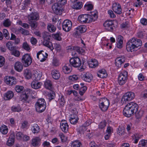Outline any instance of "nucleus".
Here are the masks:
<instances>
[{
  "mask_svg": "<svg viewBox=\"0 0 147 147\" xmlns=\"http://www.w3.org/2000/svg\"><path fill=\"white\" fill-rule=\"evenodd\" d=\"M69 78L72 81H74L78 80V76L74 75L72 76H70L69 77Z\"/></svg>",
  "mask_w": 147,
  "mask_h": 147,
  "instance_id": "obj_64",
  "label": "nucleus"
},
{
  "mask_svg": "<svg viewBox=\"0 0 147 147\" xmlns=\"http://www.w3.org/2000/svg\"><path fill=\"white\" fill-rule=\"evenodd\" d=\"M82 7V3L81 2H78L73 4L72 6V7L76 9H80Z\"/></svg>",
  "mask_w": 147,
  "mask_h": 147,
  "instance_id": "obj_42",
  "label": "nucleus"
},
{
  "mask_svg": "<svg viewBox=\"0 0 147 147\" xmlns=\"http://www.w3.org/2000/svg\"><path fill=\"white\" fill-rule=\"evenodd\" d=\"M112 9L113 11L118 14L121 13V8L120 4L118 3H115L113 4Z\"/></svg>",
  "mask_w": 147,
  "mask_h": 147,
  "instance_id": "obj_18",
  "label": "nucleus"
},
{
  "mask_svg": "<svg viewBox=\"0 0 147 147\" xmlns=\"http://www.w3.org/2000/svg\"><path fill=\"white\" fill-rule=\"evenodd\" d=\"M23 63L19 61L16 62L14 65V68L17 71L21 72L23 69Z\"/></svg>",
  "mask_w": 147,
  "mask_h": 147,
  "instance_id": "obj_26",
  "label": "nucleus"
},
{
  "mask_svg": "<svg viewBox=\"0 0 147 147\" xmlns=\"http://www.w3.org/2000/svg\"><path fill=\"white\" fill-rule=\"evenodd\" d=\"M106 121L104 120L101 122L99 125V128L101 129L104 128L106 125Z\"/></svg>",
  "mask_w": 147,
  "mask_h": 147,
  "instance_id": "obj_58",
  "label": "nucleus"
},
{
  "mask_svg": "<svg viewBox=\"0 0 147 147\" xmlns=\"http://www.w3.org/2000/svg\"><path fill=\"white\" fill-rule=\"evenodd\" d=\"M142 45V41L139 39L133 38L129 40L126 45V49L129 52H132L135 48H138Z\"/></svg>",
  "mask_w": 147,
  "mask_h": 147,
  "instance_id": "obj_2",
  "label": "nucleus"
},
{
  "mask_svg": "<svg viewBox=\"0 0 147 147\" xmlns=\"http://www.w3.org/2000/svg\"><path fill=\"white\" fill-rule=\"evenodd\" d=\"M71 71V66L68 63L65 64L62 68V71L65 74H69Z\"/></svg>",
  "mask_w": 147,
  "mask_h": 147,
  "instance_id": "obj_19",
  "label": "nucleus"
},
{
  "mask_svg": "<svg viewBox=\"0 0 147 147\" xmlns=\"http://www.w3.org/2000/svg\"><path fill=\"white\" fill-rule=\"evenodd\" d=\"M125 129L122 126H119L117 130V134L120 136H122L125 134Z\"/></svg>",
  "mask_w": 147,
  "mask_h": 147,
  "instance_id": "obj_36",
  "label": "nucleus"
},
{
  "mask_svg": "<svg viewBox=\"0 0 147 147\" xmlns=\"http://www.w3.org/2000/svg\"><path fill=\"white\" fill-rule=\"evenodd\" d=\"M31 130L34 134L38 133L40 131L39 126L37 124H34L32 126Z\"/></svg>",
  "mask_w": 147,
  "mask_h": 147,
  "instance_id": "obj_32",
  "label": "nucleus"
},
{
  "mask_svg": "<svg viewBox=\"0 0 147 147\" xmlns=\"http://www.w3.org/2000/svg\"><path fill=\"white\" fill-rule=\"evenodd\" d=\"M3 26L6 27H8L11 25V22L9 19H7L3 21Z\"/></svg>",
  "mask_w": 147,
  "mask_h": 147,
  "instance_id": "obj_52",
  "label": "nucleus"
},
{
  "mask_svg": "<svg viewBox=\"0 0 147 147\" xmlns=\"http://www.w3.org/2000/svg\"><path fill=\"white\" fill-rule=\"evenodd\" d=\"M42 36L44 40H50L51 38L50 34L46 32H44L42 33Z\"/></svg>",
  "mask_w": 147,
  "mask_h": 147,
  "instance_id": "obj_43",
  "label": "nucleus"
},
{
  "mask_svg": "<svg viewBox=\"0 0 147 147\" xmlns=\"http://www.w3.org/2000/svg\"><path fill=\"white\" fill-rule=\"evenodd\" d=\"M15 89L16 91L18 93H22L24 91V87L21 86H16Z\"/></svg>",
  "mask_w": 147,
  "mask_h": 147,
  "instance_id": "obj_46",
  "label": "nucleus"
},
{
  "mask_svg": "<svg viewBox=\"0 0 147 147\" xmlns=\"http://www.w3.org/2000/svg\"><path fill=\"white\" fill-rule=\"evenodd\" d=\"M22 61L24 67H28L31 64L32 59L29 54H26L23 56Z\"/></svg>",
  "mask_w": 147,
  "mask_h": 147,
  "instance_id": "obj_6",
  "label": "nucleus"
},
{
  "mask_svg": "<svg viewBox=\"0 0 147 147\" xmlns=\"http://www.w3.org/2000/svg\"><path fill=\"white\" fill-rule=\"evenodd\" d=\"M135 96V94L133 92H127L123 96L121 99V102L123 104L126 103L128 101L133 100Z\"/></svg>",
  "mask_w": 147,
  "mask_h": 147,
  "instance_id": "obj_5",
  "label": "nucleus"
},
{
  "mask_svg": "<svg viewBox=\"0 0 147 147\" xmlns=\"http://www.w3.org/2000/svg\"><path fill=\"white\" fill-rule=\"evenodd\" d=\"M34 72L33 74L35 80L36 81L40 80L42 77V72L39 70H34Z\"/></svg>",
  "mask_w": 147,
  "mask_h": 147,
  "instance_id": "obj_25",
  "label": "nucleus"
},
{
  "mask_svg": "<svg viewBox=\"0 0 147 147\" xmlns=\"http://www.w3.org/2000/svg\"><path fill=\"white\" fill-rule=\"evenodd\" d=\"M11 54L14 56L17 57H19L20 55V52L18 50L16 49V48L13 50H12Z\"/></svg>",
  "mask_w": 147,
  "mask_h": 147,
  "instance_id": "obj_50",
  "label": "nucleus"
},
{
  "mask_svg": "<svg viewBox=\"0 0 147 147\" xmlns=\"http://www.w3.org/2000/svg\"><path fill=\"white\" fill-rule=\"evenodd\" d=\"M14 93L11 91H7L5 94L4 98L5 100H8L11 99L14 96Z\"/></svg>",
  "mask_w": 147,
  "mask_h": 147,
  "instance_id": "obj_27",
  "label": "nucleus"
},
{
  "mask_svg": "<svg viewBox=\"0 0 147 147\" xmlns=\"http://www.w3.org/2000/svg\"><path fill=\"white\" fill-rule=\"evenodd\" d=\"M14 136L13 135H11L7 142V144L9 146H11L14 143Z\"/></svg>",
  "mask_w": 147,
  "mask_h": 147,
  "instance_id": "obj_37",
  "label": "nucleus"
},
{
  "mask_svg": "<svg viewBox=\"0 0 147 147\" xmlns=\"http://www.w3.org/2000/svg\"><path fill=\"white\" fill-rule=\"evenodd\" d=\"M46 103L43 98L38 99L35 104L36 111L39 113L43 112L46 107Z\"/></svg>",
  "mask_w": 147,
  "mask_h": 147,
  "instance_id": "obj_3",
  "label": "nucleus"
},
{
  "mask_svg": "<svg viewBox=\"0 0 147 147\" xmlns=\"http://www.w3.org/2000/svg\"><path fill=\"white\" fill-rule=\"evenodd\" d=\"M72 26V22L71 21L69 20H65L63 23V29L65 31L68 32L69 31Z\"/></svg>",
  "mask_w": 147,
  "mask_h": 147,
  "instance_id": "obj_11",
  "label": "nucleus"
},
{
  "mask_svg": "<svg viewBox=\"0 0 147 147\" xmlns=\"http://www.w3.org/2000/svg\"><path fill=\"white\" fill-rule=\"evenodd\" d=\"M70 64L74 67H78L81 65L80 59L78 57L71 58L69 60Z\"/></svg>",
  "mask_w": 147,
  "mask_h": 147,
  "instance_id": "obj_10",
  "label": "nucleus"
},
{
  "mask_svg": "<svg viewBox=\"0 0 147 147\" xmlns=\"http://www.w3.org/2000/svg\"><path fill=\"white\" fill-rule=\"evenodd\" d=\"M108 13L109 14L110 17L111 18H115L116 16L114 13L113 11L111 10H109L108 12Z\"/></svg>",
  "mask_w": 147,
  "mask_h": 147,
  "instance_id": "obj_63",
  "label": "nucleus"
},
{
  "mask_svg": "<svg viewBox=\"0 0 147 147\" xmlns=\"http://www.w3.org/2000/svg\"><path fill=\"white\" fill-rule=\"evenodd\" d=\"M42 84V83L40 82L35 81H33L31 84L32 88L35 89L40 88Z\"/></svg>",
  "mask_w": 147,
  "mask_h": 147,
  "instance_id": "obj_31",
  "label": "nucleus"
},
{
  "mask_svg": "<svg viewBox=\"0 0 147 147\" xmlns=\"http://www.w3.org/2000/svg\"><path fill=\"white\" fill-rule=\"evenodd\" d=\"M109 105V100L107 98H103L102 102L99 104V107L101 110L103 111H105L108 109Z\"/></svg>",
  "mask_w": 147,
  "mask_h": 147,
  "instance_id": "obj_8",
  "label": "nucleus"
},
{
  "mask_svg": "<svg viewBox=\"0 0 147 147\" xmlns=\"http://www.w3.org/2000/svg\"><path fill=\"white\" fill-rule=\"evenodd\" d=\"M134 143H137L139 139L141 138V136L140 135L138 134H135L134 135Z\"/></svg>",
  "mask_w": 147,
  "mask_h": 147,
  "instance_id": "obj_59",
  "label": "nucleus"
},
{
  "mask_svg": "<svg viewBox=\"0 0 147 147\" xmlns=\"http://www.w3.org/2000/svg\"><path fill=\"white\" fill-rule=\"evenodd\" d=\"M48 96L49 100L50 101L54 99L55 97V94L54 91H52L49 93Z\"/></svg>",
  "mask_w": 147,
  "mask_h": 147,
  "instance_id": "obj_49",
  "label": "nucleus"
},
{
  "mask_svg": "<svg viewBox=\"0 0 147 147\" xmlns=\"http://www.w3.org/2000/svg\"><path fill=\"white\" fill-rule=\"evenodd\" d=\"M44 86L47 89L51 90L53 89L52 84L51 81L49 80H46L44 83Z\"/></svg>",
  "mask_w": 147,
  "mask_h": 147,
  "instance_id": "obj_33",
  "label": "nucleus"
},
{
  "mask_svg": "<svg viewBox=\"0 0 147 147\" xmlns=\"http://www.w3.org/2000/svg\"><path fill=\"white\" fill-rule=\"evenodd\" d=\"M49 40H44L43 42V44L44 45L47 47L51 51H52L54 48L51 42L49 41Z\"/></svg>",
  "mask_w": 147,
  "mask_h": 147,
  "instance_id": "obj_30",
  "label": "nucleus"
},
{
  "mask_svg": "<svg viewBox=\"0 0 147 147\" xmlns=\"http://www.w3.org/2000/svg\"><path fill=\"white\" fill-rule=\"evenodd\" d=\"M86 27L84 25H81L78 26L75 30V32L74 34V36H76L77 35H80V33L84 32L86 31Z\"/></svg>",
  "mask_w": 147,
  "mask_h": 147,
  "instance_id": "obj_15",
  "label": "nucleus"
},
{
  "mask_svg": "<svg viewBox=\"0 0 147 147\" xmlns=\"http://www.w3.org/2000/svg\"><path fill=\"white\" fill-rule=\"evenodd\" d=\"M57 1L61 6L64 5L67 3V0H57Z\"/></svg>",
  "mask_w": 147,
  "mask_h": 147,
  "instance_id": "obj_62",
  "label": "nucleus"
},
{
  "mask_svg": "<svg viewBox=\"0 0 147 147\" xmlns=\"http://www.w3.org/2000/svg\"><path fill=\"white\" fill-rule=\"evenodd\" d=\"M5 82L10 85L15 84L16 83V79L13 77L7 76L5 78Z\"/></svg>",
  "mask_w": 147,
  "mask_h": 147,
  "instance_id": "obj_22",
  "label": "nucleus"
},
{
  "mask_svg": "<svg viewBox=\"0 0 147 147\" xmlns=\"http://www.w3.org/2000/svg\"><path fill=\"white\" fill-rule=\"evenodd\" d=\"M115 65L118 67L121 66L122 64L125 62V59L124 56L118 57L115 60Z\"/></svg>",
  "mask_w": 147,
  "mask_h": 147,
  "instance_id": "obj_23",
  "label": "nucleus"
},
{
  "mask_svg": "<svg viewBox=\"0 0 147 147\" xmlns=\"http://www.w3.org/2000/svg\"><path fill=\"white\" fill-rule=\"evenodd\" d=\"M16 139L19 140H22L27 141L30 140L29 136L24 135L23 133L20 132H18L16 134Z\"/></svg>",
  "mask_w": 147,
  "mask_h": 147,
  "instance_id": "obj_13",
  "label": "nucleus"
},
{
  "mask_svg": "<svg viewBox=\"0 0 147 147\" xmlns=\"http://www.w3.org/2000/svg\"><path fill=\"white\" fill-rule=\"evenodd\" d=\"M52 78L54 79L57 80L60 77L61 75L59 71L56 70H53L51 72Z\"/></svg>",
  "mask_w": 147,
  "mask_h": 147,
  "instance_id": "obj_24",
  "label": "nucleus"
},
{
  "mask_svg": "<svg viewBox=\"0 0 147 147\" xmlns=\"http://www.w3.org/2000/svg\"><path fill=\"white\" fill-rule=\"evenodd\" d=\"M60 127L64 132L67 133L68 131L69 125L66 121L62 120L60 123Z\"/></svg>",
  "mask_w": 147,
  "mask_h": 147,
  "instance_id": "obj_20",
  "label": "nucleus"
},
{
  "mask_svg": "<svg viewBox=\"0 0 147 147\" xmlns=\"http://www.w3.org/2000/svg\"><path fill=\"white\" fill-rule=\"evenodd\" d=\"M28 23L30 24L32 28L35 29L37 27V23L36 21H34L30 23V21H28Z\"/></svg>",
  "mask_w": 147,
  "mask_h": 147,
  "instance_id": "obj_57",
  "label": "nucleus"
},
{
  "mask_svg": "<svg viewBox=\"0 0 147 147\" xmlns=\"http://www.w3.org/2000/svg\"><path fill=\"white\" fill-rule=\"evenodd\" d=\"M61 33L59 32H58L53 35V37L55 39L60 41L61 40Z\"/></svg>",
  "mask_w": 147,
  "mask_h": 147,
  "instance_id": "obj_47",
  "label": "nucleus"
},
{
  "mask_svg": "<svg viewBox=\"0 0 147 147\" xmlns=\"http://www.w3.org/2000/svg\"><path fill=\"white\" fill-rule=\"evenodd\" d=\"M128 77V73L126 71H123L119 74L118 78V82L120 85H123L126 82Z\"/></svg>",
  "mask_w": 147,
  "mask_h": 147,
  "instance_id": "obj_4",
  "label": "nucleus"
},
{
  "mask_svg": "<svg viewBox=\"0 0 147 147\" xmlns=\"http://www.w3.org/2000/svg\"><path fill=\"white\" fill-rule=\"evenodd\" d=\"M135 114V116L137 119H139L142 116V112L141 111H138L137 110L136 112H135L134 113Z\"/></svg>",
  "mask_w": 147,
  "mask_h": 147,
  "instance_id": "obj_51",
  "label": "nucleus"
},
{
  "mask_svg": "<svg viewBox=\"0 0 147 147\" xmlns=\"http://www.w3.org/2000/svg\"><path fill=\"white\" fill-rule=\"evenodd\" d=\"M73 51L74 52L76 51L79 53H81L82 52H83L84 50L81 48H80L78 47L74 46Z\"/></svg>",
  "mask_w": 147,
  "mask_h": 147,
  "instance_id": "obj_53",
  "label": "nucleus"
},
{
  "mask_svg": "<svg viewBox=\"0 0 147 147\" xmlns=\"http://www.w3.org/2000/svg\"><path fill=\"white\" fill-rule=\"evenodd\" d=\"M47 29L49 32H53L55 31L56 28L54 25L49 23L47 24Z\"/></svg>",
  "mask_w": 147,
  "mask_h": 147,
  "instance_id": "obj_38",
  "label": "nucleus"
},
{
  "mask_svg": "<svg viewBox=\"0 0 147 147\" xmlns=\"http://www.w3.org/2000/svg\"><path fill=\"white\" fill-rule=\"evenodd\" d=\"M3 32L4 37L7 39H9L10 37L9 34L7 30L6 29H4L3 30Z\"/></svg>",
  "mask_w": 147,
  "mask_h": 147,
  "instance_id": "obj_55",
  "label": "nucleus"
},
{
  "mask_svg": "<svg viewBox=\"0 0 147 147\" xmlns=\"http://www.w3.org/2000/svg\"><path fill=\"white\" fill-rule=\"evenodd\" d=\"M89 14H85L80 15L78 18V20L82 23H89L92 22Z\"/></svg>",
  "mask_w": 147,
  "mask_h": 147,
  "instance_id": "obj_7",
  "label": "nucleus"
},
{
  "mask_svg": "<svg viewBox=\"0 0 147 147\" xmlns=\"http://www.w3.org/2000/svg\"><path fill=\"white\" fill-rule=\"evenodd\" d=\"M138 109V106L136 103L131 102L128 103L125 107L123 110L124 115L130 117L133 115L135 112Z\"/></svg>",
  "mask_w": 147,
  "mask_h": 147,
  "instance_id": "obj_1",
  "label": "nucleus"
},
{
  "mask_svg": "<svg viewBox=\"0 0 147 147\" xmlns=\"http://www.w3.org/2000/svg\"><path fill=\"white\" fill-rule=\"evenodd\" d=\"M71 147H82V145L80 142L76 141L72 143Z\"/></svg>",
  "mask_w": 147,
  "mask_h": 147,
  "instance_id": "obj_48",
  "label": "nucleus"
},
{
  "mask_svg": "<svg viewBox=\"0 0 147 147\" xmlns=\"http://www.w3.org/2000/svg\"><path fill=\"white\" fill-rule=\"evenodd\" d=\"M41 139L39 137H35L31 140V144L34 147H38L40 145Z\"/></svg>",
  "mask_w": 147,
  "mask_h": 147,
  "instance_id": "obj_17",
  "label": "nucleus"
},
{
  "mask_svg": "<svg viewBox=\"0 0 147 147\" xmlns=\"http://www.w3.org/2000/svg\"><path fill=\"white\" fill-rule=\"evenodd\" d=\"M39 18V14L36 12H32L28 16V21L30 22V23L38 20Z\"/></svg>",
  "mask_w": 147,
  "mask_h": 147,
  "instance_id": "obj_14",
  "label": "nucleus"
},
{
  "mask_svg": "<svg viewBox=\"0 0 147 147\" xmlns=\"http://www.w3.org/2000/svg\"><path fill=\"white\" fill-rule=\"evenodd\" d=\"M24 75L25 78L28 79L31 78L32 76L31 71L28 69H26L24 71Z\"/></svg>",
  "mask_w": 147,
  "mask_h": 147,
  "instance_id": "obj_35",
  "label": "nucleus"
},
{
  "mask_svg": "<svg viewBox=\"0 0 147 147\" xmlns=\"http://www.w3.org/2000/svg\"><path fill=\"white\" fill-rule=\"evenodd\" d=\"M47 54L43 51H39L37 54V58L41 62H43L45 61L47 58Z\"/></svg>",
  "mask_w": 147,
  "mask_h": 147,
  "instance_id": "obj_16",
  "label": "nucleus"
},
{
  "mask_svg": "<svg viewBox=\"0 0 147 147\" xmlns=\"http://www.w3.org/2000/svg\"><path fill=\"white\" fill-rule=\"evenodd\" d=\"M92 22H94L98 18L97 12L96 11L92 12L91 15H90Z\"/></svg>",
  "mask_w": 147,
  "mask_h": 147,
  "instance_id": "obj_40",
  "label": "nucleus"
},
{
  "mask_svg": "<svg viewBox=\"0 0 147 147\" xmlns=\"http://www.w3.org/2000/svg\"><path fill=\"white\" fill-rule=\"evenodd\" d=\"M98 76L101 78H106L107 76V74L104 69L100 70L97 73Z\"/></svg>",
  "mask_w": 147,
  "mask_h": 147,
  "instance_id": "obj_29",
  "label": "nucleus"
},
{
  "mask_svg": "<svg viewBox=\"0 0 147 147\" xmlns=\"http://www.w3.org/2000/svg\"><path fill=\"white\" fill-rule=\"evenodd\" d=\"M89 66L91 68H94L98 65V62L95 59H91L88 62Z\"/></svg>",
  "mask_w": 147,
  "mask_h": 147,
  "instance_id": "obj_28",
  "label": "nucleus"
},
{
  "mask_svg": "<svg viewBox=\"0 0 147 147\" xmlns=\"http://www.w3.org/2000/svg\"><path fill=\"white\" fill-rule=\"evenodd\" d=\"M86 127L85 126H84V125H83L82 126L80 127L79 129V132L81 134H86L87 136V134L88 135L87 133L88 132H89L90 130H88L87 131H86Z\"/></svg>",
  "mask_w": 147,
  "mask_h": 147,
  "instance_id": "obj_34",
  "label": "nucleus"
},
{
  "mask_svg": "<svg viewBox=\"0 0 147 147\" xmlns=\"http://www.w3.org/2000/svg\"><path fill=\"white\" fill-rule=\"evenodd\" d=\"M13 44L11 41H9L6 43V46L9 50L11 51L15 48V47L13 46Z\"/></svg>",
  "mask_w": 147,
  "mask_h": 147,
  "instance_id": "obj_45",
  "label": "nucleus"
},
{
  "mask_svg": "<svg viewBox=\"0 0 147 147\" xmlns=\"http://www.w3.org/2000/svg\"><path fill=\"white\" fill-rule=\"evenodd\" d=\"M138 147H147V140H142L140 141Z\"/></svg>",
  "mask_w": 147,
  "mask_h": 147,
  "instance_id": "obj_44",
  "label": "nucleus"
},
{
  "mask_svg": "<svg viewBox=\"0 0 147 147\" xmlns=\"http://www.w3.org/2000/svg\"><path fill=\"white\" fill-rule=\"evenodd\" d=\"M59 136L61 139V141L63 142H65L67 140L66 137L62 133H60L59 134Z\"/></svg>",
  "mask_w": 147,
  "mask_h": 147,
  "instance_id": "obj_60",
  "label": "nucleus"
},
{
  "mask_svg": "<svg viewBox=\"0 0 147 147\" xmlns=\"http://www.w3.org/2000/svg\"><path fill=\"white\" fill-rule=\"evenodd\" d=\"M5 59L3 57L0 56V67H2L4 65L5 63Z\"/></svg>",
  "mask_w": 147,
  "mask_h": 147,
  "instance_id": "obj_61",
  "label": "nucleus"
},
{
  "mask_svg": "<svg viewBox=\"0 0 147 147\" xmlns=\"http://www.w3.org/2000/svg\"><path fill=\"white\" fill-rule=\"evenodd\" d=\"M82 78L84 81L89 82L92 80L93 76L90 73L87 72L82 75Z\"/></svg>",
  "mask_w": 147,
  "mask_h": 147,
  "instance_id": "obj_21",
  "label": "nucleus"
},
{
  "mask_svg": "<svg viewBox=\"0 0 147 147\" xmlns=\"http://www.w3.org/2000/svg\"><path fill=\"white\" fill-rule=\"evenodd\" d=\"M0 131L3 134H6L8 131V128L7 126L5 125H2L0 128Z\"/></svg>",
  "mask_w": 147,
  "mask_h": 147,
  "instance_id": "obj_39",
  "label": "nucleus"
},
{
  "mask_svg": "<svg viewBox=\"0 0 147 147\" xmlns=\"http://www.w3.org/2000/svg\"><path fill=\"white\" fill-rule=\"evenodd\" d=\"M104 26L105 29L108 31L112 32L114 27L113 21L112 20L106 21L103 24Z\"/></svg>",
  "mask_w": 147,
  "mask_h": 147,
  "instance_id": "obj_12",
  "label": "nucleus"
},
{
  "mask_svg": "<svg viewBox=\"0 0 147 147\" xmlns=\"http://www.w3.org/2000/svg\"><path fill=\"white\" fill-rule=\"evenodd\" d=\"M84 8L87 11L90 10L93 8V6L90 4H86L84 6Z\"/></svg>",
  "mask_w": 147,
  "mask_h": 147,
  "instance_id": "obj_56",
  "label": "nucleus"
},
{
  "mask_svg": "<svg viewBox=\"0 0 147 147\" xmlns=\"http://www.w3.org/2000/svg\"><path fill=\"white\" fill-rule=\"evenodd\" d=\"M84 84L83 83H81V87L80 88L79 94L82 96L83 95L84 93L87 90V87L85 86H84Z\"/></svg>",
  "mask_w": 147,
  "mask_h": 147,
  "instance_id": "obj_41",
  "label": "nucleus"
},
{
  "mask_svg": "<svg viewBox=\"0 0 147 147\" xmlns=\"http://www.w3.org/2000/svg\"><path fill=\"white\" fill-rule=\"evenodd\" d=\"M22 48L27 51H29L30 50V48L27 42H24L22 45Z\"/></svg>",
  "mask_w": 147,
  "mask_h": 147,
  "instance_id": "obj_54",
  "label": "nucleus"
},
{
  "mask_svg": "<svg viewBox=\"0 0 147 147\" xmlns=\"http://www.w3.org/2000/svg\"><path fill=\"white\" fill-rule=\"evenodd\" d=\"M60 5L57 2L55 3L52 6V8L54 13L57 15H61L62 14L63 9Z\"/></svg>",
  "mask_w": 147,
  "mask_h": 147,
  "instance_id": "obj_9",
  "label": "nucleus"
}]
</instances>
